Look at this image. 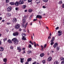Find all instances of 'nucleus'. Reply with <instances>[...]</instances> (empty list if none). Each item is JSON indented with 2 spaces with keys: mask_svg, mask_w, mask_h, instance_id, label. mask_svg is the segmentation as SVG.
Here are the masks:
<instances>
[{
  "mask_svg": "<svg viewBox=\"0 0 64 64\" xmlns=\"http://www.w3.org/2000/svg\"><path fill=\"white\" fill-rule=\"evenodd\" d=\"M42 8H46V7L45 6H42Z\"/></svg>",
  "mask_w": 64,
  "mask_h": 64,
  "instance_id": "nucleus-53",
  "label": "nucleus"
},
{
  "mask_svg": "<svg viewBox=\"0 0 64 64\" xmlns=\"http://www.w3.org/2000/svg\"><path fill=\"white\" fill-rule=\"evenodd\" d=\"M10 49H12V50H13V47L12 46H10Z\"/></svg>",
  "mask_w": 64,
  "mask_h": 64,
  "instance_id": "nucleus-40",
  "label": "nucleus"
},
{
  "mask_svg": "<svg viewBox=\"0 0 64 64\" xmlns=\"http://www.w3.org/2000/svg\"><path fill=\"white\" fill-rule=\"evenodd\" d=\"M22 22L23 23H24V25L25 24H24V23H26V20L25 19H22Z\"/></svg>",
  "mask_w": 64,
  "mask_h": 64,
  "instance_id": "nucleus-19",
  "label": "nucleus"
},
{
  "mask_svg": "<svg viewBox=\"0 0 64 64\" xmlns=\"http://www.w3.org/2000/svg\"><path fill=\"white\" fill-rule=\"evenodd\" d=\"M32 60V58H28L27 60V62H30V61H31V60Z\"/></svg>",
  "mask_w": 64,
  "mask_h": 64,
  "instance_id": "nucleus-14",
  "label": "nucleus"
},
{
  "mask_svg": "<svg viewBox=\"0 0 64 64\" xmlns=\"http://www.w3.org/2000/svg\"><path fill=\"white\" fill-rule=\"evenodd\" d=\"M13 36H18V35H19V33H18V32H16L13 33Z\"/></svg>",
  "mask_w": 64,
  "mask_h": 64,
  "instance_id": "nucleus-4",
  "label": "nucleus"
},
{
  "mask_svg": "<svg viewBox=\"0 0 64 64\" xmlns=\"http://www.w3.org/2000/svg\"><path fill=\"white\" fill-rule=\"evenodd\" d=\"M36 18H38V19H42V16L41 15H37L36 16Z\"/></svg>",
  "mask_w": 64,
  "mask_h": 64,
  "instance_id": "nucleus-5",
  "label": "nucleus"
},
{
  "mask_svg": "<svg viewBox=\"0 0 64 64\" xmlns=\"http://www.w3.org/2000/svg\"><path fill=\"white\" fill-rule=\"evenodd\" d=\"M60 49V47L59 46H57L56 47V50L57 51H58L59 50V49Z\"/></svg>",
  "mask_w": 64,
  "mask_h": 64,
  "instance_id": "nucleus-15",
  "label": "nucleus"
},
{
  "mask_svg": "<svg viewBox=\"0 0 64 64\" xmlns=\"http://www.w3.org/2000/svg\"><path fill=\"white\" fill-rule=\"evenodd\" d=\"M58 32V36H61V35H62V31L61 30H59Z\"/></svg>",
  "mask_w": 64,
  "mask_h": 64,
  "instance_id": "nucleus-6",
  "label": "nucleus"
},
{
  "mask_svg": "<svg viewBox=\"0 0 64 64\" xmlns=\"http://www.w3.org/2000/svg\"><path fill=\"white\" fill-rule=\"evenodd\" d=\"M28 11L30 13H31V12H32V9H29L28 10Z\"/></svg>",
  "mask_w": 64,
  "mask_h": 64,
  "instance_id": "nucleus-28",
  "label": "nucleus"
},
{
  "mask_svg": "<svg viewBox=\"0 0 64 64\" xmlns=\"http://www.w3.org/2000/svg\"><path fill=\"white\" fill-rule=\"evenodd\" d=\"M14 4H15V5L16 6H19V3L18 1H16Z\"/></svg>",
  "mask_w": 64,
  "mask_h": 64,
  "instance_id": "nucleus-10",
  "label": "nucleus"
},
{
  "mask_svg": "<svg viewBox=\"0 0 64 64\" xmlns=\"http://www.w3.org/2000/svg\"><path fill=\"white\" fill-rule=\"evenodd\" d=\"M17 50H18V52H20V51H21L22 50V49H21L20 48V47H17Z\"/></svg>",
  "mask_w": 64,
  "mask_h": 64,
  "instance_id": "nucleus-9",
  "label": "nucleus"
},
{
  "mask_svg": "<svg viewBox=\"0 0 64 64\" xmlns=\"http://www.w3.org/2000/svg\"><path fill=\"white\" fill-rule=\"evenodd\" d=\"M19 31H22V29H21V28H20L19 29Z\"/></svg>",
  "mask_w": 64,
  "mask_h": 64,
  "instance_id": "nucleus-54",
  "label": "nucleus"
},
{
  "mask_svg": "<svg viewBox=\"0 0 64 64\" xmlns=\"http://www.w3.org/2000/svg\"><path fill=\"white\" fill-rule=\"evenodd\" d=\"M3 61H4V62H7V58H4L3 59Z\"/></svg>",
  "mask_w": 64,
  "mask_h": 64,
  "instance_id": "nucleus-25",
  "label": "nucleus"
},
{
  "mask_svg": "<svg viewBox=\"0 0 64 64\" xmlns=\"http://www.w3.org/2000/svg\"><path fill=\"white\" fill-rule=\"evenodd\" d=\"M3 50H4V48L3 47H0V51H3Z\"/></svg>",
  "mask_w": 64,
  "mask_h": 64,
  "instance_id": "nucleus-16",
  "label": "nucleus"
},
{
  "mask_svg": "<svg viewBox=\"0 0 64 64\" xmlns=\"http://www.w3.org/2000/svg\"><path fill=\"white\" fill-rule=\"evenodd\" d=\"M50 38H51V37L50 36H49L48 37V38L49 39H50Z\"/></svg>",
  "mask_w": 64,
  "mask_h": 64,
  "instance_id": "nucleus-60",
  "label": "nucleus"
},
{
  "mask_svg": "<svg viewBox=\"0 0 64 64\" xmlns=\"http://www.w3.org/2000/svg\"><path fill=\"white\" fill-rule=\"evenodd\" d=\"M59 63L58 61H56L54 62V64H58Z\"/></svg>",
  "mask_w": 64,
  "mask_h": 64,
  "instance_id": "nucleus-24",
  "label": "nucleus"
},
{
  "mask_svg": "<svg viewBox=\"0 0 64 64\" xmlns=\"http://www.w3.org/2000/svg\"><path fill=\"white\" fill-rule=\"evenodd\" d=\"M58 29H59V27H57L56 28V30H58Z\"/></svg>",
  "mask_w": 64,
  "mask_h": 64,
  "instance_id": "nucleus-50",
  "label": "nucleus"
},
{
  "mask_svg": "<svg viewBox=\"0 0 64 64\" xmlns=\"http://www.w3.org/2000/svg\"><path fill=\"white\" fill-rule=\"evenodd\" d=\"M26 7V5H23L22 6V8H23V9H25Z\"/></svg>",
  "mask_w": 64,
  "mask_h": 64,
  "instance_id": "nucleus-27",
  "label": "nucleus"
},
{
  "mask_svg": "<svg viewBox=\"0 0 64 64\" xmlns=\"http://www.w3.org/2000/svg\"><path fill=\"white\" fill-rule=\"evenodd\" d=\"M25 50H24L23 51V52H22V54H24V53H25Z\"/></svg>",
  "mask_w": 64,
  "mask_h": 64,
  "instance_id": "nucleus-49",
  "label": "nucleus"
},
{
  "mask_svg": "<svg viewBox=\"0 0 64 64\" xmlns=\"http://www.w3.org/2000/svg\"><path fill=\"white\" fill-rule=\"evenodd\" d=\"M2 44V42H1V41L0 40V45H1Z\"/></svg>",
  "mask_w": 64,
  "mask_h": 64,
  "instance_id": "nucleus-56",
  "label": "nucleus"
},
{
  "mask_svg": "<svg viewBox=\"0 0 64 64\" xmlns=\"http://www.w3.org/2000/svg\"><path fill=\"white\" fill-rule=\"evenodd\" d=\"M10 4L11 5H15V4L14 3V2H10Z\"/></svg>",
  "mask_w": 64,
  "mask_h": 64,
  "instance_id": "nucleus-23",
  "label": "nucleus"
},
{
  "mask_svg": "<svg viewBox=\"0 0 64 64\" xmlns=\"http://www.w3.org/2000/svg\"><path fill=\"white\" fill-rule=\"evenodd\" d=\"M36 3L38 4L40 3V0H36Z\"/></svg>",
  "mask_w": 64,
  "mask_h": 64,
  "instance_id": "nucleus-20",
  "label": "nucleus"
},
{
  "mask_svg": "<svg viewBox=\"0 0 64 64\" xmlns=\"http://www.w3.org/2000/svg\"><path fill=\"white\" fill-rule=\"evenodd\" d=\"M62 7L63 8H64V4H63L62 5Z\"/></svg>",
  "mask_w": 64,
  "mask_h": 64,
  "instance_id": "nucleus-46",
  "label": "nucleus"
},
{
  "mask_svg": "<svg viewBox=\"0 0 64 64\" xmlns=\"http://www.w3.org/2000/svg\"><path fill=\"white\" fill-rule=\"evenodd\" d=\"M22 40H26V38L23 36L22 38Z\"/></svg>",
  "mask_w": 64,
  "mask_h": 64,
  "instance_id": "nucleus-22",
  "label": "nucleus"
},
{
  "mask_svg": "<svg viewBox=\"0 0 64 64\" xmlns=\"http://www.w3.org/2000/svg\"><path fill=\"white\" fill-rule=\"evenodd\" d=\"M24 58H20V62H21V63H23L24 62L23 61L24 60Z\"/></svg>",
  "mask_w": 64,
  "mask_h": 64,
  "instance_id": "nucleus-17",
  "label": "nucleus"
},
{
  "mask_svg": "<svg viewBox=\"0 0 64 64\" xmlns=\"http://www.w3.org/2000/svg\"><path fill=\"white\" fill-rule=\"evenodd\" d=\"M20 25L18 24H17L14 26V28L16 29H18L20 28Z\"/></svg>",
  "mask_w": 64,
  "mask_h": 64,
  "instance_id": "nucleus-2",
  "label": "nucleus"
},
{
  "mask_svg": "<svg viewBox=\"0 0 64 64\" xmlns=\"http://www.w3.org/2000/svg\"><path fill=\"white\" fill-rule=\"evenodd\" d=\"M61 64H64V61H62L61 62Z\"/></svg>",
  "mask_w": 64,
  "mask_h": 64,
  "instance_id": "nucleus-44",
  "label": "nucleus"
},
{
  "mask_svg": "<svg viewBox=\"0 0 64 64\" xmlns=\"http://www.w3.org/2000/svg\"><path fill=\"white\" fill-rule=\"evenodd\" d=\"M36 62H34V63H32V64H36Z\"/></svg>",
  "mask_w": 64,
  "mask_h": 64,
  "instance_id": "nucleus-51",
  "label": "nucleus"
},
{
  "mask_svg": "<svg viewBox=\"0 0 64 64\" xmlns=\"http://www.w3.org/2000/svg\"><path fill=\"white\" fill-rule=\"evenodd\" d=\"M46 46H47V44H46L44 45V48H46Z\"/></svg>",
  "mask_w": 64,
  "mask_h": 64,
  "instance_id": "nucleus-43",
  "label": "nucleus"
},
{
  "mask_svg": "<svg viewBox=\"0 0 64 64\" xmlns=\"http://www.w3.org/2000/svg\"><path fill=\"white\" fill-rule=\"evenodd\" d=\"M3 40L4 42H5L6 41H7V38H4V39H3Z\"/></svg>",
  "mask_w": 64,
  "mask_h": 64,
  "instance_id": "nucleus-21",
  "label": "nucleus"
},
{
  "mask_svg": "<svg viewBox=\"0 0 64 64\" xmlns=\"http://www.w3.org/2000/svg\"><path fill=\"white\" fill-rule=\"evenodd\" d=\"M25 64H29V62H25Z\"/></svg>",
  "mask_w": 64,
  "mask_h": 64,
  "instance_id": "nucleus-45",
  "label": "nucleus"
},
{
  "mask_svg": "<svg viewBox=\"0 0 64 64\" xmlns=\"http://www.w3.org/2000/svg\"><path fill=\"white\" fill-rule=\"evenodd\" d=\"M45 55V54L44 53H43L40 54V57H42L44 56Z\"/></svg>",
  "mask_w": 64,
  "mask_h": 64,
  "instance_id": "nucleus-13",
  "label": "nucleus"
},
{
  "mask_svg": "<svg viewBox=\"0 0 64 64\" xmlns=\"http://www.w3.org/2000/svg\"><path fill=\"white\" fill-rule=\"evenodd\" d=\"M42 1L44 2H47L48 0H42Z\"/></svg>",
  "mask_w": 64,
  "mask_h": 64,
  "instance_id": "nucleus-35",
  "label": "nucleus"
},
{
  "mask_svg": "<svg viewBox=\"0 0 64 64\" xmlns=\"http://www.w3.org/2000/svg\"><path fill=\"white\" fill-rule=\"evenodd\" d=\"M55 40V37H53L52 38V39L51 40V41H54V40Z\"/></svg>",
  "mask_w": 64,
  "mask_h": 64,
  "instance_id": "nucleus-32",
  "label": "nucleus"
},
{
  "mask_svg": "<svg viewBox=\"0 0 64 64\" xmlns=\"http://www.w3.org/2000/svg\"><path fill=\"white\" fill-rule=\"evenodd\" d=\"M8 43H12V41L10 39H9L8 40Z\"/></svg>",
  "mask_w": 64,
  "mask_h": 64,
  "instance_id": "nucleus-26",
  "label": "nucleus"
},
{
  "mask_svg": "<svg viewBox=\"0 0 64 64\" xmlns=\"http://www.w3.org/2000/svg\"><path fill=\"white\" fill-rule=\"evenodd\" d=\"M25 50V48H23L22 49V50Z\"/></svg>",
  "mask_w": 64,
  "mask_h": 64,
  "instance_id": "nucleus-64",
  "label": "nucleus"
},
{
  "mask_svg": "<svg viewBox=\"0 0 64 64\" xmlns=\"http://www.w3.org/2000/svg\"><path fill=\"white\" fill-rule=\"evenodd\" d=\"M16 10H18V8H15Z\"/></svg>",
  "mask_w": 64,
  "mask_h": 64,
  "instance_id": "nucleus-52",
  "label": "nucleus"
},
{
  "mask_svg": "<svg viewBox=\"0 0 64 64\" xmlns=\"http://www.w3.org/2000/svg\"><path fill=\"white\" fill-rule=\"evenodd\" d=\"M2 19V18H1V17H0V20H1Z\"/></svg>",
  "mask_w": 64,
  "mask_h": 64,
  "instance_id": "nucleus-63",
  "label": "nucleus"
},
{
  "mask_svg": "<svg viewBox=\"0 0 64 64\" xmlns=\"http://www.w3.org/2000/svg\"><path fill=\"white\" fill-rule=\"evenodd\" d=\"M32 48V46L30 44L29 45V48Z\"/></svg>",
  "mask_w": 64,
  "mask_h": 64,
  "instance_id": "nucleus-38",
  "label": "nucleus"
},
{
  "mask_svg": "<svg viewBox=\"0 0 64 64\" xmlns=\"http://www.w3.org/2000/svg\"><path fill=\"white\" fill-rule=\"evenodd\" d=\"M12 41H13L15 45H17L19 43V40H17L16 38H13L12 40Z\"/></svg>",
  "mask_w": 64,
  "mask_h": 64,
  "instance_id": "nucleus-1",
  "label": "nucleus"
},
{
  "mask_svg": "<svg viewBox=\"0 0 64 64\" xmlns=\"http://www.w3.org/2000/svg\"><path fill=\"white\" fill-rule=\"evenodd\" d=\"M44 49V48H42L41 50L42 51H43V49Z\"/></svg>",
  "mask_w": 64,
  "mask_h": 64,
  "instance_id": "nucleus-59",
  "label": "nucleus"
},
{
  "mask_svg": "<svg viewBox=\"0 0 64 64\" xmlns=\"http://www.w3.org/2000/svg\"><path fill=\"white\" fill-rule=\"evenodd\" d=\"M32 1V0H28V3L31 2Z\"/></svg>",
  "mask_w": 64,
  "mask_h": 64,
  "instance_id": "nucleus-37",
  "label": "nucleus"
},
{
  "mask_svg": "<svg viewBox=\"0 0 64 64\" xmlns=\"http://www.w3.org/2000/svg\"><path fill=\"white\" fill-rule=\"evenodd\" d=\"M42 63L44 64L45 63V60H44L42 61Z\"/></svg>",
  "mask_w": 64,
  "mask_h": 64,
  "instance_id": "nucleus-47",
  "label": "nucleus"
},
{
  "mask_svg": "<svg viewBox=\"0 0 64 64\" xmlns=\"http://www.w3.org/2000/svg\"><path fill=\"white\" fill-rule=\"evenodd\" d=\"M2 56V53H1L0 54V57H1Z\"/></svg>",
  "mask_w": 64,
  "mask_h": 64,
  "instance_id": "nucleus-58",
  "label": "nucleus"
},
{
  "mask_svg": "<svg viewBox=\"0 0 64 64\" xmlns=\"http://www.w3.org/2000/svg\"><path fill=\"white\" fill-rule=\"evenodd\" d=\"M31 18H32V16H30L29 18L30 19H31Z\"/></svg>",
  "mask_w": 64,
  "mask_h": 64,
  "instance_id": "nucleus-61",
  "label": "nucleus"
},
{
  "mask_svg": "<svg viewBox=\"0 0 64 64\" xmlns=\"http://www.w3.org/2000/svg\"><path fill=\"white\" fill-rule=\"evenodd\" d=\"M36 20H37V19H34V20H33V21H36Z\"/></svg>",
  "mask_w": 64,
  "mask_h": 64,
  "instance_id": "nucleus-48",
  "label": "nucleus"
},
{
  "mask_svg": "<svg viewBox=\"0 0 64 64\" xmlns=\"http://www.w3.org/2000/svg\"><path fill=\"white\" fill-rule=\"evenodd\" d=\"M60 60L61 61H64V58H63L62 57H61V58H60Z\"/></svg>",
  "mask_w": 64,
  "mask_h": 64,
  "instance_id": "nucleus-29",
  "label": "nucleus"
},
{
  "mask_svg": "<svg viewBox=\"0 0 64 64\" xmlns=\"http://www.w3.org/2000/svg\"><path fill=\"white\" fill-rule=\"evenodd\" d=\"M58 46V43L57 42L56 43L54 44L53 46V47L54 48H56V46Z\"/></svg>",
  "mask_w": 64,
  "mask_h": 64,
  "instance_id": "nucleus-8",
  "label": "nucleus"
},
{
  "mask_svg": "<svg viewBox=\"0 0 64 64\" xmlns=\"http://www.w3.org/2000/svg\"><path fill=\"white\" fill-rule=\"evenodd\" d=\"M24 19H26V17L25 16H24Z\"/></svg>",
  "mask_w": 64,
  "mask_h": 64,
  "instance_id": "nucleus-62",
  "label": "nucleus"
},
{
  "mask_svg": "<svg viewBox=\"0 0 64 64\" xmlns=\"http://www.w3.org/2000/svg\"><path fill=\"white\" fill-rule=\"evenodd\" d=\"M50 42H51V43H50V44L51 45H52L54 44V42L53 41H51Z\"/></svg>",
  "mask_w": 64,
  "mask_h": 64,
  "instance_id": "nucleus-30",
  "label": "nucleus"
},
{
  "mask_svg": "<svg viewBox=\"0 0 64 64\" xmlns=\"http://www.w3.org/2000/svg\"><path fill=\"white\" fill-rule=\"evenodd\" d=\"M41 48H43V46H42V45L41 46Z\"/></svg>",
  "mask_w": 64,
  "mask_h": 64,
  "instance_id": "nucleus-57",
  "label": "nucleus"
},
{
  "mask_svg": "<svg viewBox=\"0 0 64 64\" xmlns=\"http://www.w3.org/2000/svg\"><path fill=\"white\" fill-rule=\"evenodd\" d=\"M51 60H52V58H51V57H49L48 58L47 61L50 62V61H51Z\"/></svg>",
  "mask_w": 64,
  "mask_h": 64,
  "instance_id": "nucleus-11",
  "label": "nucleus"
},
{
  "mask_svg": "<svg viewBox=\"0 0 64 64\" xmlns=\"http://www.w3.org/2000/svg\"><path fill=\"white\" fill-rule=\"evenodd\" d=\"M27 52H28L27 54H31V53H32V52L30 50H28V51H27Z\"/></svg>",
  "mask_w": 64,
  "mask_h": 64,
  "instance_id": "nucleus-12",
  "label": "nucleus"
},
{
  "mask_svg": "<svg viewBox=\"0 0 64 64\" xmlns=\"http://www.w3.org/2000/svg\"><path fill=\"white\" fill-rule=\"evenodd\" d=\"M6 24L7 25H10V24H11V23L10 22H7L6 23Z\"/></svg>",
  "mask_w": 64,
  "mask_h": 64,
  "instance_id": "nucleus-42",
  "label": "nucleus"
},
{
  "mask_svg": "<svg viewBox=\"0 0 64 64\" xmlns=\"http://www.w3.org/2000/svg\"><path fill=\"white\" fill-rule=\"evenodd\" d=\"M13 20L14 21V22L15 23H16V22L17 21V19H16V18H13Z\"/></svg>",
  "mask_w": 64,
  "mask_h": 64,
  "instance_id": "nucleus-18",
  "label": "nucleus"
},
{
  "mask_svg": "<svg viewBox=\"0 0 64 64\" xmlns=\"http://www.w3.org/2000/svg\"><path fill=\"white\" fill-rule=\"evenodd\" d=\"M7 10L8 12H10L12 10V7L11 6H9L7 8Z\"/></svg>",
  "mask_w": 64,
  "mask_h": 64,
  "instance_id": "nucleus-3",
  "label": "nucleus"
},
{
  "mask_svg": "<svg viewBox=\"0 0 64 64\" xmlns=\"http://www.w3.org/2000/svg\"><path fill=\"white\" fill-rule=\"evenodd\" d=\"M34 46L35 47H36V42H34Z\"/></svg>",
  "mask_w": 64,
  "mask_h": 64,
  "instance_id": "nucleus-36",
  "label": "nucleus"
},
{
  "mask_svg": "<svg viewBox=\"0 0 64 64\" xmlns=\"http://www.w3.org/2000/svg\"><path fill=\"white\" fill-rule=\"evenodd\" d=\"M7 14L8 17H9V16H11V14H10L9 13H8Z\"/></svg>",
  "mask_w": 64,
  "mask_h": 64,
  "instance_id": "nucleus-33",
  "label": "nucleus"
},
{
  "mask_svg": "<svg viewBox=\"0 0 64 64\" xmlns=\"http://www.w3.org/2000/svg\"><path fill=\"white\" fill-rule=\"evenodd\" d=\"M29 43H30L31 44H32V45H34V44H33V43H32V42H31V41H30L29 42Z\"/></svg>",
  "mask_w": 64,
  "mask_h": 64,
  "instance_id": "nucleus-34",
  "label": "nucleus"
},
{
  "mask_svg": "<svg viewBox=\"0 0 64 64\" xmlns=\"http://www.w3.org/2000/svg\"><path fill=\"white\" fill-rule=\"evenodd\" d=\"M27 25H28V22H27L26 23V24L25 25H26V26H27Z\"/></svg>",
  "mask_w": 64,
  "mask_h": 64,
  "instance_id": "nucleus-55",
  "label": "nucleus"
},
{
  "mask_svg": "<svg viewBox=\"0 0 64 64\" xmlns=\"http://www.w3.org/2000/svg\"><path fill=\"white\" fill-rule=\"evenodd\" d=\"M6 3H9V0H6Z\"/></svg>",
  "mask_w": 64,
  "mask_h": 64,
  "instance_id": "nucleus-39",
  "label": "nucleus"
},
{
  "mask_svg": "<svg viewBox=\"0 0 64 64\" xmlns=\"http://www.w3.org/2000/svg\"><path fill=\"white\" fill-rule=\"evenodd\" d=\"M58 4H62V1H60L58 2Z\"/></svg>",
  "mask_w": 64,
  "mask_h": 64,
  "instance_id": "nucleus-41",
  "label": "nucleus"
},
{
  "mask_svg": "<svg viewBox=\"0 0 64 64\" xmlns=\"http://www.w3.org/2000/svg\"><path fill=\"white\" fill-rule=\"evenodd\" d=\"M19 3L20 5H21V4H23L24 3V1L23 0H21L19 1Z\"/></svg>",
  "mask_w": 64,
  "mask_h": 64,
  "instance_id": "nucleus-7",
  "label": "nucleus"
},
{
  "mask_svg": "<svg viewBox=\"0 0 64 64\" xmlns=\"http://www.w3.org/2000/svg\"><path fill=\"white\" fill-rule=\"evenodd\" d=\"M26 35L25 34H24V33H23L22 34V37H25V36H26Z\"/></svg>",
  "mask_w": 64,
  "mask_h": 64,
  "instance_id": "nucleus-31",
  "label": "nucleus"
}]
</instances>
